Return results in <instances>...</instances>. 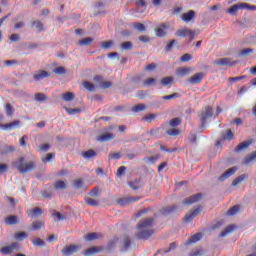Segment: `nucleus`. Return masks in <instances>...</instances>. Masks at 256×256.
Instances as JSON below:
<instances>
[{"label":"nucleus","mask_w":256,"mask_h":256,"mask_svg":"<svg viewBox=\"0 0 256 256\" xmlns=\"http://www.w3.org/2000/svg\"><path fill=\"white\" fill-rule=\"evenodd\" d=\"M239 209H241V206H239V205H234L233 207H231V208L227 211V215H229V216L237 215V212L239 211Z\"/></svg>","instance_id":"ea45409f"},{"label":"nucleus","mask_w":256,"mask_h":256,"mask_svg":"<svg viewBox=\"0 0 256 256\" xmlns=\"http://www.w3.org/2000/svg\"><path fill=\"white\" fill-rule=\"evenodd\" d=\"M235 229H237V226L235 225H229L228 227H226L220 234L219 237H227V235H231V233H233V231H235Z\"/></svg>","instance_id":"393cba45"},{"label":"nucleus","mask_w":256,"mask_h":256,"mask_svg":"<svg viewBox=\"0 0 256 256\" xmlns=\"http://www.w3.org/2000/svg\"><path fill=\"white\" fill-rule=\"evenodd\" d=\"M51 159H55L54 153H48L45 158H42V163H49Z\"/></svg>","instance_id":"bf43d9fd"},{"label":"nucleus","mask_w":256,"mask_h":256,"mask_svg":"<svg viewBox=\"0 0 256 256\" xmlns=\"http://www.w3.org/2000/svg\"><path fill=\"white\" fill-rule=\"evenodd\" d=\"M179 97H181V94L175 92L173 94L163 96L162 99L164 101H171V99H179Z\"/></svg>","instance_id":"58836bf2"},{"label":"nucleus","mask_w":256,"mask_h":256,"mask_svg":"<svg viewBox=\"0 0 256 256\" xmlns=\"http://www.w3.org/2000/svg\"><path fill=\"white\" fill-rule=\"evenodd\" d=\"M83 239H85V241H95V239H103V234L99 232H92L84 234Z\"/></svg>","instance_id":"dca6fc26"},{"label":"nucleus","mask_w":256,"mask_h":256,"mask_svg":"<svg viewBox=\"0 0 256 256\" xmlns=\"http://www.w3.org/2000/svg\"><path fill=\"white\" fill-rule=\"evenodd\" d=\"M32 243L35 247H45V241H43L41 238H36L32 241Z\"/></svg>","instance_id":"3c124183"},{"label":"nucleus","mask_w":256,"mask_h":256,"mask_svg":"<svg viewBox=\"0 0 256 256\" xmlns=\"http://www.w3.org/2000/svg\"><path fill=\"white\" fill-rule=\"evenodd\" d=\"M28 217L36 218V217H41L43 215V209L39 207H35L34 209H30L27 211Z\"/></svg>","instance_id":"f3484780"},{"label":"nucleus","mask_w":256,"mask_h":256,"mask_svg":"<svg viewBox=\"0 0 256 256\" xmlns=\"http://www.w3.org/2000/svg\"><path fill=\"white\" fill-rule=\"evenodd\" d=\"M245 179H249V176L247 174H242L238 176L236 179L232 181V187H237V185H239V183H243Z\"/></svg>","instance_id":"cd10ccee"},{"label":"nucleus","mask_w":256,"mask_h":256,"mask_svg":"<svg viewBox=\"0 0 256 256\" xmlns=\"http://www.w3.org/2000/svg\"><path fill=\"white\" fill-rule=\"evenodd\" d=\"M251 53H253V49L251 48H246V49H243L239 52V57H247V55H251Z\"/></svg>","instance_id":"8fccbe9b"},{"label":"nucleus","mask_w":256,"mask_h":256,"mask_svg":"<svg viewBox=\"0 0 256 256\" xmlns=\"http://www.w3.org/2000/svg\"><path fill=\"white\" fill-rule=\"evenodd\" d=\"M202 255H205V250L203 249H196L189 254V256H202Z\"/></svg>","instance_id":"6e6d98bb"},{"label":"nucleus","mask_w":256,"mask_h":256,"mask_svg":"<svg viewBox=\"0 0 256 256\" xmlns=\"http://www.w3.org/2000/svg\"><path fill=\"white\" fill-rule=\"evenodd\" d=\"M34 99L36 101H38L39 103H41L43 101H47V99H49V97L46 94H44V93H36L34 95Z\"/></svg>","instance_id":"f704fd0d"},{"label":"nucleus","mask_w":256,"mask_h":256,"mask_svg":"<svg viewBox=\"0 0 256 256\" xmlns=\"http://www.w3.org/2000/svg\"><path fill=\"white\" fill-rule=\"evenodd\" d=\"M176 37H188L190 41L195 39V31L188 28H180L175 32Z\"/></svg>","instance_id":"20e7f679"},{"label":"nucleus","mask_w":256,"mask_h":256,"mask_svg":"<svg viewBox=\"0 0 256 256\" xmlns=\"http://www.w3.org/2000/svg\"><path fill=\"white\" fill-rule=\"evenodd\" d=\"M199 213H201V207H198L195 210H190V212L184 216L185 223H191Z\"/></svg>","instance_id":"6e6552de"},{"label":"nucleus","mask_w":256,"mask_h":256,"mask_svg":"<svg viewBox=\"0 0 256 256\" xmlns=\"http://www.w3.org/2000/svg\"><path fill=\"white\" fill-rule=\"evenodd\" d=\"M145 109H147V106L144 104H138L132 107L134 113H141V111H145Z\"/></svg>","instance_id":"4c0bfd02"},{"label":"nucleus","mask_w":256,"mask_h":256,"mask_svg":"<svg viewBox=\"0 0 256 256\" xmlns=\"http://www.w3.org/2000/svg\"><path fill=\"white\" fill-rule=\"evenodd\" d=\"M93 41H95L94 38L87 37L82 40H79L78 45H80L81 47H87V46L91 45V43H93Z\"/></svg>","instance_id":"c756f323"},{"label":"nucleus","mask_w":256,"mask_h":256,"mask_svg":"<svg viewBox=\"0 0 256 256\" xmlns=\"http://www.w3.org/2000/svg\"><path fill=\"white\" fill-rule=\"evenodd\" d=\"M203 77H205V73L199 72L190 77L188 82H190L191 85H199V83L203 81Z\"/></svg>","instance_id":"1a4fd4ad"},{"label":"nucleus","mask_w":256,"mask_h":256,"mask_svg":"<svg viewBox=\"0 0 256 256\" xmlns=\"http://www.w3.org/2000/svg\"><path fill=\"white\" fill-rule=\"evenodd\" d=\"M15 151V148L13 146H6L4 148V151L1 152V155H7V153H13Z\"/></svg>","instance_id":"774afa93"},{"label":"nucleus","mask_w":256,"mask_h":256,"mask_svg":"<svg viewBox=\"0 0 256 256\" xmlns=\"http://www.w3.org/2000/svg\"><path fill=\"white\" fill-rule=\"evenodd\" d=\"M13 166L19 171V173H31L37 169L35 162L30 161L25 163V158L20 157L16 162L13 163Z\"/></svg>","instance_id":"f03ea898"},{"label":"nucleus","mask_w":256,"mask_h":256,"mask_svg":"<svg viewBox=\"0 0 256 256\" xmlns=\"http://www.w3.org/2000/svg\"><path fill=\"white\" fill-rule=\"evenodd\" d=\"M201 237H203V234L201 232H198L194 235H192L186 242L185 245H192V243H197V241H201Z\"/></svg>","instance_id":"412c9836"},{"label":"nucleus","mask_w":256,"mask_h":256,"mask_svg":"<svg viewBox=\"0 0 256 256\" xmlns=\"http://www.w3.org/2000/svg\"><path fill=\"white\" fill-rule=\"evenodd\" d=\"M5 223L6 225H17V223H19V219L17 216L11 215L5 219Z\"/></svg>","instance_id":"7c9ffc66"},{"label":"nucleus","mask_w":256,"mask_h":256,"mask_svg":"<svg viewBox=\"0 0 256 256\" xmlns=\"http://www.w3.org/2000/svg\"><path fill=\"white\" fill-rule=\"evenodd\" d=\"M121 49H122L123 51H131V49H133V44H132L130 41H128V42H123V43L121 44Z\"/></svg>","instance_id":"a18cd8bd"},{"label":"nucleus","mask_w":256,"mask_h":256,"mask_svg":"<svg viewBox=\"0 0 256 256\" xmlns=\"http://www.w3.org/2000/svg\"><path fill=\"white\" fill-rule=\"evenodd\" d=\"M249 145H251V141L250 140L241 142L235 148V152L236 153H241V151H245V149H247V147H249Z\"/></svg>","instance_id":"a878e982"},{"label":"nucleus","mask_w":256,"mask_h":256,"mask_svg":"<svg viewBox=\"0 0 256 256\" xmlns=\"http://www.w3.org/2000/svg\"><path fill=\"white\" fill-rule=\"evenodd\" d=\"M155 83H156L155 78H148V79L144 80V85L146 87H151V85H155Z\"/></svg>","instance_id":"0e129e2a"},{"label":"nucleus","mask_w":256,"mask_h":256,"mask_svg":"<svg viewBox=\"0 0 256 256\" xmlns=\"http://www.w3.org/2000/svg\"><path fill=\"white\" fill-rule=\"evenodd\" d=\"M50 75L51 74L45 70H39L33 74V79L34 81H43V79H47Z\"/></svg>","instance_id":"9d476101"},{"label":"nucleus","mask_w":256,"mask_h":256,"mask_svg":"<svg viewBox=\"0 0 256 256\" xmlns=\"http://www.w3.org/2000/svg\"><path fill=\"white\" fill-rule=\"evenodd\" d=\"M126 171H127V167H125V166H120L119 168H118V170H117V177H123V175H125V173H126Z\"/></svg>","instance_id":"680f3d73"},{"label":"nucleus","mask_w":256,"mask_h":256,"mask_svg":"<svg viewBox=\"0 0 256 256\" xmlns=\"http://www.w3.org/2000/svg\"><path fill=\"white\" fill-rule=\"evenodd\" d=\"M15 239L18 241H23V239H27V232H18L15 234Z\"/></svg>","instance_id":"5fc2aeb1"},{"label":"nucleus","mask_w":256,"mask_h":256,"mask_svg":"<svg viewBox=\"0 0 256 256\" xmlns=\"http://www.w3.org/2000/svg\"><path fill=\"white\" fill-rule=\"evenodd\" d=\"M211 117H213V107L205 106L199 113L200 127H205L207 119H211Z\"/></svg>","instance_id":"7ed1b4c3"},{"label":"nucleus","mask_w":256,"mask_h":256,"mask_svg":"<svg viewBox=\"0 0 256 256\" xmlns=\"http://www.w3.org/2000/svg\"><path fill=\"white\" fill-rule=\"evenodd\" d=\"M108 159L109 160H111V159H121V153H119V152H110Z\"/></svg>","instance_id":"338daca9"},{"label":"nucleus","mask_w":256,"mask_h":256,"mask_svg":"<svg viewBox=\"0 0 256 256\" xmlns=\"http://www.w3.org/2000/svg\"><path fill=\"white\" fill-rule=\"evenodd\" d=\"M183 120L181 118H173L169 121L170 127H179Z\"/></svg>","instance_id":"79ce46f5"},{"label":"nucleus","mask_w":256,"mask_h":256,"mask_svg":"<svg viewBox=\"0 0 256 256\" xmlns=\"http://www.w3.org/2000/svg\"><path fill=\"white\" fill-rule=\"evenodd\" d=\"M62 99L64 101H73V99H75V94H73L72 92H67L63 94Z\"/></svg>","instance_id":"09e8293b"},{"label":"nucleus","mask_w":256,"mask_h":256,"mask_svg":"<svg viewBox=\"0 0 256 256\" xmlns=\"http://www.w3.org/2000/svg\"><path fill=\"white\" fill-rule=\"evenodd\" d=\"M136 201H139V198H133V197H127V198H120L117 200L118 205H121L122 207L127 205L128 203H135Z\"/></svg>","instance_id":"6ab92c4d"},{"label":"nucleus","mask_w":256,"mask_h":256,"mask_svg":"<svg viewBox=\"0 0 256 256\" xmlns=\"http://www.w3.org/2000/svg\"><path fill=\"white\" fill-rule=\"evenodd\" d=\"M166 133L170 137H177V135H179L181 133V130L172 128V129L167 130Z\"/></svg>","instance_id":"49530a36"},{"label":"nucleus","mask_w":256,"mask_h":256,"mask_svg":"<svg viewBox=\"0 0 256 256\" xmlns=\"http://www.w3.org/2000/svg\"><path fill=\"white\" fill-rule=\"evenodd\" d=\"M21 125V121L19 120H15L12 123H8V124H0V129H4L5 131H11V129H19Z\"/></svg>","instance_id":"2eb2a0df"},{"label":"nucleus","mask_w":256,"mask_h":256,"mask_svg":"<svg viewBox=\"0 0 256 256\" xmlns=\"http://www.w3.org/2000/svg\"><path fill=\"white\" fill-rule=\"evenodd\" d=\"M189 73H191V68L182 67L178 68L177 70L178 77H186V75H189Z\"/></svg>","instance_id":"c85d7f7f"},{"label":"nucleus","mask_w":256,"mask_h":256,"mask_svg":"<svg viewBox=\"0 0 256 256\" xmlns=\"http://www.w3.org/2000/svg\"><path fill=\"white\" fill-rule=\"evenodd\" d=\"M236 61H231V58H221L219 60L214 61V65H219L220 67H223L225 65H229L230 67H233L236 65Z\"/></svg>","instance_id":"ddd939ff"},{"label":"nucleus","mask_w":256,"mask_h":256,"mask_svg":"<svg viewBox=\"0 0 256 256\" xmlns=\"http://www.w3.org/2000/svg\"><path fill=\"white\" fill-rule=\"evenodd\" d=\"M13 251H19V243H12L11 245L4 246L0 249L3 255H11Z\"/></svg>","instance_id":"0eeeda50"},{"label":"nucleus","mask_w":256,"mask_h":256,"mask_svg":"<svg viewBox=\"0 0 256 256\" xmlns=\"http://www.w3.org/2000/svg\"><path fill=\"white\" fill-rule=\"evenodd\" d=\"M223 141H233V139H235V134L233 133V131H231V129H228L226 131V134L224 136H222Z\"/></svg>","instance_id":"473e14b6"},{"label":"nucleus","mask_w":256,"mask_h":256,"mask_svg":"<svg viewBox=\"0 0 256 256\" xmlns=\"http://www.w3.org/2000/svg\"><path fill=\"white\" fill-rule=\"evenodd\" d=\"M82 157L84 159H95L97 157V152L93 149H89L87 151L82 152Z\"/></svg>","instance_id":"bb28decb"},{"label":"nucleus","mask_w":256,"mask_h":256,"mask_svg":"<svg viewBox=\"0 0 256 256\" xmlns=\"http://www.w3.org/2000/svg\"><path fill=\"white\" fill-rule=\"evenodd\" d=\"M160 83L164 86V87H171L173 85V83H175V79L173 78V76H167L161 79Z\"/></svg>","instance_id":"b1692460"},{"label":"nucleus","mask_w":256,"mask_h":256,"mask_svg":"<svg viewBox=\"0 0 256 256\" xmlns=\"http://www.w3.org/2000/svg\"><path fill=\"white\" fill-rule=\"evenodd\" d=\"M84 88L87 89V91L93 92L95 91V85L89 81L84 82Z\"/></svg>","instance_id":"864d4df0"},{"label":"nucleus","mask_w":256,"mask_h":256,"mask_svg":"<svg viewBox=\"0 0 256 256\" xmlns=\"http://www.w3.org/2000/svg\"><path fill=\"white\" fill-rule=\"evenodd\" d=\"M155 114L146 115L142 118V121H145L146 123H151L153 120H155Z\"/></svg>","instance_id":"e2e57ef3"},{"label":"nucleus","mask_w":256,"mask_h":256,"mask_svg":"<svg viewBox=\"0 0 256 256\" xmlns=\"http://www.w3.org/2000/svg\"><path fill=\"white\" fill-rule=\"evenodd\" d=\"M153 223H155L153 218H144L140 220L137 224V239H149V237L155 235V230L151 229V227H153Z\"/></svg>","instance_id":"f257e3e1"},{"label":"nucleus","mask_w":256,"mask_h":256,"mask_svg":"<svg viewBox=\"0 0 256 256\" xmlns=\"http://www.w3.org/2000/svg\"><path fill=\"white\" fill-rule=\"evenodd\" d=\"M45 227V222L43 221H34L32 223V231H39V229H43Z\"/></svg>","instance_id":"2f4dec72"},{"label":"nucleus","mask_w":256,"mask_h":256,"mask_svg":"<svg viewBox=\"0 0 256 256\" xmlns=\"http://www.w3.org/2000/svg\"><path fill=\"white\" fill-rule=\"evenodd\" d=\"M79 249H81V246L79 245H70L62 250V254L65 256L73 255V253H77Z\"/></svg>","instance_id":"f8f14e48"},{"label":"nucleus","mask_w":256,"mask_h":256,"mask_svg":"<svg viewBox=\"0 0 256 256\" xmlns=\"http://www.w3.org/2000/svg\"><path fill=\"white\" fill-rule=\"evenodd\" d=\"M113 139H115V134L109 132L103 133L97 137V141L100 143H107L108 141H113Z\"/></svg>","instance_id":"4468645a"},{"label":"nucleus","mask_w":256,"mask_h":256,"mask_svg":"<svg viewBox=\"0 0 256 256\" xmlns=\"http://www.w3.org/2000/svg\"><path fill=\"white\" fill-rule=\"evenodd\" d=\"M86 205H89L90 207H97L99 205V202L93 198H85Z\"/></svg>","instance_id":"a19ab883"},{"label":"nucleus","mask_w":256,"mask_h":256,"mask_svg":"<svg viewBox=\"0 0 256 256\" xmlns=\"http://www.w3.org/2000/svg\"><path fill=\"white\" fill-rule=\"evenodd\" d=\"M5 111H6V115L8 117H11L14 113L13 106H11V104H6Z\"/></svg>","instance_id":"4d7b16f0"},{"label":"nucleus","mask_w":256,"mask_h":256,"mask_svg":"<svg viewBox=\"0 0 256 256\" xmlns=\"http://www.w3.org/2000/svg\"><path fill=\"white\" fill-rule=\"evenodd\" d=\"M54 188L56 190H59V189H67V183H65V181L63 180H57L55 183H54Z\"/></svg>","instance_id":"c9c22d12"},{"label":"nucleus","mask_w":256,"mask_h":256,"mask_svg":"<svg viewBox=\"0 0 256 256\" xmlns=\"http://www.w3.org/2000/svg\"><path fill=\"white\" fill-rule=\"evenodd\" d=\"M32 27H36L39 32L43 31V23L39 20L32 22Z\"/></svg>","instance_id":"052dcab7"},{"label":"nucleus","mask_w":256,"mask_h":256,"mask_svg":"<svg viewBox=\"0 0 256 256\" xmlns=\"http://www.w3.org/2000/svg\"><path fill=\"white\" fill-rule=\"evenodd\" d=\"M65 111H66V113H68V115H77V113H81V109H79V108L65 107Z\"/></svg>","instance_id":"de8ad7c7"},{"label":"nucleus","mask_w":256,"mask_h":256,"mask_svg":"<svg viewBox=\"0 0 256 256\" xmlns=\"http://www.w3.org/2000/svg\"><path fill=\"white\" fill-rule=\"evenodd\" d=\"M54 73L56 75H65V73H67V70L65 69V67L59 66V67L54 69Z\"/></svg>","instance_id":"603ef678"},{"label":"nucleus","mask_w":256,"mask_h":256,"mask_svg":"<svg viewBox=\"0 0 256 256\" xmlns=\"http://www.w3.org/2000/svg\"><path fill=\"white\" fill-rule=\"evenodd\" d=\"M134 28L137 29V31L143 32L145 31V24L143 23H134Z\"/></svg>","instance_id":"69168bd1"},{"label":"nucleus","mask_w":256,"mask_h":256,"mask_svg":"<svg viewBox=\"0 0 256 256\" xmlns=\"http://www.w3.org/2000/svg\"><path fill=\"white\" fill-rule=\"evenodd\" d=\"M246 4L243 3H239V4H234L233 6H231L228 10L227 13H229L230 15H235V13H237V11H239V9H243V7H246Z\"/></svg>","instance_id":"5701e85b"},{"label":"nucleus","mask_w":256,"mask_h":256,"mask_svg":"<svg viewBox=\"0 0 256 256\" xmlns=\"http://www.w3.org/2000/svg\"><path fill=\"white\" fill-rule=\"evenodd\" d=\"M175 45H177V40L169 41L168 44L165 46V51H171V49H173Z\"/></svg>","instance_id":"13d9d810"},{"label":"nucleus","mask_w":256,"mask_h":256,"mask_svg":"<svg viewBox=\"0 0 256 256\" xmlns=\"http://www.w3.org/2000/svg\"><path fill=\"white\" fill-rule=\"evenodd\" d=\"M129 187L133 189L134 191H137V189H141V181L135 180L132 182H128Z\"/></svg>","instance_id":"e433bc0d"},{"label":"nucleus","mask_w":256,"mask_h":256,"mask_svg":"<svg viewBox=\"0 0 256 256\" xmlns=\"http://www.w3.org/2000/svg\"><path fill=\"white\" fill-rule=\"evenodd\" d=\"M73 185L75 189H81L83 185H85V181H83V179L81 178H77L76 180H74Z\"/></svg>","instance_id":"c03bdc74"},{"label":"nucleus","mask_w":256,"mask_h":256,"mask_svg":"<svg viewBox=\"0 0 256 256\" xmlns=\"http://www.w3.org/2000/svg\"><path fill=\"white\" fill-rule=\"evenodd\" d=\"M156 37H167V31H169V24L162 23L154 29Z\"/></svg>","instance_id":"39448f33"},{"label":"nucleus","mask_w":256,"mask_h":256,"mask_svg":"<svg viewBox=\"0 0 256 256\" xmlns=\"http://www.w3.org/2000/svg\"><path fill=\"white\" fill-rule=\"evenodd\" d=\"M177 210V206H168L161 210L162 215H167L168 213H173V211Z\"/></svg>","instance_id":"37998d69"},{"label":"nucleus","mask_w":256,"mask_h":256,"mask_svg":"<svg viewBox=\"0 0 256 256\" xmlns=\"http://www.w3.org/2000/svg\"><path fill=\"white\" fill-rule=\"evenodd\" d=\"M202 199H203V194L198 193L186 198L182 203L183 205L189 206V205H193V203H198V201H201Z\"/></svg>","instance_id":"423d86ee"},{"label":"nucleus","mask_w":256,"mask_h":256,"mask_svg":"<svg viewBox=\"0 0 256 256\" xmlns=\"http://www.w3.org/2000/svg\"><path fill=\"white\" fill-rule=\"evenodd\" d=\"M94 81H96V83H100V86L102 89H109V87H111L112 85L110 81L103 82V76H99V75L94 77Z\"/></svg>","instance_id":"a211bd4d"},{"label":"nucleus","mask_w":256,"mask_h":256,"mask_svg":"<svg viewBox=\"0 0 256 256\" xmlns=\"http://www.w3.org/2000/svg\"><path fill=\"white\" fill-rule=\"evenodd\" d=\"M53 221H55V223H57V221H64L65 219V215L59 213V212H56L54 211L51 215Z\"/></svg>","instance_id":"72a5a7b5"},{"label":"nucleus","mask_w":256,"mask_h":256,"mask_svg":"<svg viewBox=\"0 0 256 256\" xmlns=\"http://www.w3.org/2000/svg\"><path fill=\"white\" fill-rule=\"evenodd\" d=\"M104 248H97L95 246L88 248L87 250L84 251V255L86 256H93L97 255V253H101Z\"/></svg>","instance_id":"4be33fe9"},{"label":"nucleus","mask_w":256,"mask_h":256,"mask_svg":"<svg viewBox=\"0 0 256 256\" xmlns=\"http://www.w3.org/2000/svg\"><path fill=\"white\" fill-rule=\"evenodd\" d=\"M181 19L184 21V23H189L192 19H195V11L190 10L187 13H183L181 15Z\"/></svg>","instance_id":"aec40b11"},{"label":"nucleus","mask_w":256,"mask_h":256,"mask_svg":"<svg viewBox=\"0 0 256 256\" xmlns=\"http://www.w3.org/2000/svg\"><path fill=\"white\" fill-rule=\"evenodd\" d=\"M238 169L239 168L237 166L229 168L219 177V181H225L226 179H229L231 175H235V173H237Z\"/></svg>","instance_id":"9b49d317"}]
</instances>
